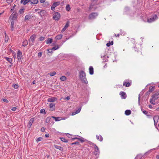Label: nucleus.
Masks as SVG:
<instances>
[{"label":"nucleus","mask_w":159,"mask_h":159,"mask_svg":"<svg viewBox=\"0 0 159 159\" xmlns=\"http://www.w3.org/2000/svg\"><path fill=\"white\" fill-rule=\"evenodd\" d=\"M43 139V138L42 137H39L37 139H36V141L37 142H38L40 141H41Z\"/></svg>","instance_id":"obj_46"},{"label":"nucleus","mask_w":159,"mask_h":159,"mask_svg":"<svg viewBox=\"0 0 159 159\" xmlns=\"http://www.w3.org/2000/svg\"><path fill=\"white\" fill-rule=\"evenodd\" d=\"M131 111L129 110H127L125 111V114L127 116H128L131 114Z\"/></svg>","instance_id":"obj_22"},{"label":"nucleus","mask_w":159,"mask_h":159,"mask_svg":"<svg viewBox=\"0 0 159 159\" xmlns=\"http://www.w3.org/2000/svg\"><path fill=\"white\" fill-rule=\"evenodd\" d=\"M66 28H65V27H64L62 30L61 31V32H64V31H65L66 30Z\"/></svg>","instance_id":"obj_60"},{"label":"nucleus","mask_w":159,"mask_h":159,"mask_svg":"<svg viewBox=\"0 0 159 159\" xmlns=\"http://www.w3.org/2000/svg\"><path fill=\"white\" fill-rule=\"evenodd\" d=\"M61 141L65 143H67L68 142V141L63 137L61 138Z\"/></svg>","instance_id":"obj_36"},{"label":"nucleus","mask_w":159,"mask_h":159,"mask_svg":"<svg viewBox=\"0 0 159 159\" xmlns=\"http://www.w3.org/2000/svg\"><path fill=\"white\" fill-rule=\"evenodd\" d=\"M42 56V52H39L38 53V56L39 57H41Z\"/></svg>","instance_id":"obj_55"},{"label":"nucleus","mask_w":159,"mask_h":159,"mask_svg":"<svg viewBox=\"0 0 159 159\" xmlns=\"http://www.w3.org/2000/svg\"><path fill=\"white\" fill-rule=\"evenodd\" d=\"M95 5V3H91L89 7V9L90 10H92L93 8V7Z\"/></svg>","instance_id":"obj_32"},{"label":"nucleus","mask_w":159,"mask_h":159,"mask_svg":"<svg viewBox=\"0 0 159 159\" xmlns=\"http://www.w3.org/2000/svg\"><path fill=\"white\" fill-rule=\"evenodd\" d=\"M96 138L100 142H102L103 140V138L100 135H97Z\"/></svg>","instance_id":"obj_19"},{"label":"nucleus","mask_w":159,"mask_h":159,"mask_svg":"<svg viewBox=\"0 0 159 159\" xmlns=\"http://www.w3.org/2000/svg\"><path fill=\"white\" fill-rule=\"evenodd\" d=\"M60 17V15L58 12L55 13L53 15V19L56 20H58Z\"/></svg>","instance_id":"obj_4"},{"label":"nucleus","mask_w":159,"mask_h":159,"mask_svg":"<svg viewBox=\"0 0 159 159\" xmlns=\"http://www.w3.org/2000/svg\"><path fill=\"white\" fill-rule=\"evenodd\" d=\"M34 121V118H32L30 120L28 123V125L29 126V128H30V127H31V125H32V123H33Z\"/></svg>","instance_id":"obj_16"},{"label":"nucleus","mask_w":159,"mask_h":159,"mask_svg":"<svg viewBox=\"0 0 159 159\" xmlns=\"http://www.w3.org/2000/svg\"><path fill=\"white\" fill-rule=\"evenodd\" d=\"M159 118V117L158 116H155L153 117V118L154 122L155 125H156L157 124Z\"/></svg>","instance_id":"obj_13"},{"label":"nucleus","mask_w":159,"mask_h":159,"mask_svg":"<svg viewBox=\"0 0 159 159\" xmlns=\"http://www.w3.org/2000/svg\"><path fill=\"white\" fill-rule=\"evenodd\" d=\"M71 145H74V144H79V142H75L74 143H73L70 144Z\"/></svg>","instance_id":"obj_50"},{"label":"nucleus","mask_w":159,"mask_h":159,"mask_svg":"<svg viewBox=\"0 0 159 159\" xmlns=\"http://www.w3.org/2000/svg\"><path fill=\"white\" fill-rule=\"evenodd\" d=\"M142 156L141 154L138 155L135 158V159H141Z\"/></svg>","instance_id":"obj_38"},{"label":"nucleus","mask_w":159,"mask_h":159,"mask_svg":"<svg viewBox=\"0 0 159 159\" xmlns=\"http://www.w3.org/2000/svg\"><path fill=\"white\" fill-rule=\"evenodd\" d=\"M5 58L7 60V61L9 62L10 63H12V59L11 58H8V57H5Z\"/></svg>","instance_id":"obj_29"},{"label":"nucleus","mask_w":159,"mask_h":159,"mask_svg":"<svg viewBox=\"0 0 159 159\" xmlns=\"http://www.w3.org/2000/svg\"><path fill=\"white\" fill-rule=\"evenodd\" d=\"M141 110H142V111L143 112L144 114L146 115V116H150L148 115V111H146L143 110L142 109H141Z\"/></svg>","instance_id":"obj_39"},{"label":"nucleus","mask_w":159,"mask_h":159,"mask_svg":"<svg viewBox=\"0 0 159 159\" xmlns=\"http://www.w3.org/2000/svg\"><path fill=\"white\" fill-rule=\"evenodd\" d=\"M36 37V35L34 34H32L30 37L29 39V45H33Z\"/></svg>","instance_id":"obj_2"},{"label":"nucleus","mask_w":159,"mask_h":159,"mask_svg":"<svg viewBox=\"0 0 159 159\" xmlns=\"http://www.w3.org/2000/svg\"><path fill=\"white\" fill-rule=\"evenodd\" d=\"M62 35L61 34H60L57 36L55 38L57 40L61 39L62 38Z\"/></svg>","instance_id":"obj_26"},{"label":"nucleus","mask_w":159,"mask_h":159,"mask_svg":"<svg viewBox=\"0 0 159 159\" xmlns=\"http://www.w3.org/2000/svg\"><path fill=\"white\" fill-rule=\"evenodd\" d=\"M45 129L43 127H42L41 129V131L42 132H44L45 131Z\"/></svg>","instance_id":"obj_62"},{"label":"nucleus","mask_w":159,"mask_h":159,"mask_svg":"<svg viewBox=\"0 0 159 159\" xmlns=\"http://www.w3.org/2000/svg\"><path fill=\"white\" fill-rule=\"evenodd\" d=\"M55 7H53L52 5V7H51V9L52 10L54 11L55 10Z\"/></svg>","instance_id":"obj_59"},{"label":"nucleus","mask_w":159,"mask_h":159,"mask_svg":"<svg viewBox=\"0 0 159 159\" xmlns=\"http://www.w3.org/2000/svg\"><path fill=\"white\" fill-rule=\"evenodd\" d=\"M66 10L68 11H69L70 10V6L68 4L66 5Z\"/></svg>","instance_id":"obj_44"},{"label":"nucleus","mask_w":159,"mask_h":159,"mask_svg":"<svg viewBox=\"0 0 159 159\" xmlns=\"http://www.w3.org/2000/svg\"><path fill=\"white\" fill-rule=\"evenodd\" d=\"M123 85L125 87H129L130 85V84L128 81H125L123 83Z\"/></svg>","instance_id":"obj_17"},{"label":"nucleus","mask_w":159,"mask_h":159,"mask_svg":"<svg viewBox=\"0 0 159 159\" xmlns=\"http://www.w3.org/2000/svg\"><path fill=\"white\" fill-rule=\"evenodd\" d=\"M16 108L15 107H13L12 108L11 110L13 111H15L16 110Z\"/></svg>","instance_id":"obj_58"},{"label":"nucleus","mask_w":159,"mask_h":159,"mask_svg":"<svg viewBox=\"0 0 159 159\" xmlns=\"http://www.w3.org/2000/svg\"><path fill=\"white\" fill-rule=\"evenodd\" d=\"M81 109V107H79V108H78V109L77 111H76L75 112H73L72 113V115H74L76 114L79 113L80 112Z\"/></svg>","instance_id":"obj_18"},{"label":"nucleus","mask_w":159,"mask_h":159,"mask_svg":"<svg viewBox=\"0 0 159 159\" xmlns=\"http://www.w3.org/2000/svg\"><path fill=\"white\" fill-rule=\"evenodd\" d=\"M52 118L54 119L56 121H58L60 120V117H56L54 116H52L51 117Z\"/></svg>","instance_id":"obj_30"},{"label":"nucleus","mask_w":159,"mask_h":159,"mask_svg":"<svg viewBox=\"0 0 159 159\" xmlns=\"http://www.w3.org/2000/svg\"><path fill=\"white\" fill-rule=\"evenodd\" d=\"M52 41V39L48 38L46 40V43L47 44L51 43Z\"/></svg>","instance_id":"obj_20"},{"label":"nucleus","mask_w":159,"mask_h":159,"mask_svg":"<svg viewBox=\"0 0 159 159\" xmlns=\"http://www.w3.org/2000/svg\"><path fill=\"white\" fill-rule=\"evenodd\" d=\"M59 48V47L58 45H57V46L53 47L52 48V49L53 50H56L57 49Z\"/></svg>","instance_id":"obj_40"},{"label":"nucleus","mask_w":159,"mask_h":159,"mask_svg":"<svg viewBox=\"0 0 159 159\" xmlns=\"http://www.w3.org/2000/svg\"><path fill=\"white\" fill-rule=\"evenodd\" d=\"M17 15L16 11H14L13 12L10 17H12L11 19L13 20H16L17 18Z\"/></svg>","instance_id":"obj_7"},{"label":"nucleus","mask_w":159,"mask_h":159,"mask_svg":"<svg viewBox=\"0 0 159 159\" xmlns=\"http://www.w3.org/2000/svg\"><path fill=\"white\" fill-rule=\"evenodd\" d=\"M79 77L82 82L85 84H88V81L86 77V75L83 70H81L79 72Z\"/></svg>","instance_id":"obj_1"},{"label":"nucleus","mask_w":159,"mask_h":159,"mask_svg":"<svg viewBox=\"0 0 159 159\" xmlns=\"http://www.w3.org/2000/svg\"><path fill=\"white\" fill-rule=\"evenodd\" d=\"M33 18V16L31 14H28L25 16V21L32 19Z\"/></svg>","instance_id":"obj_10"},{"label":"nucleus","mask_w":159,"mask_h":159,"mask_svg":"<svg viewBox=\"0 0 159 159\" xmlns=\"http://www.w3.org/2000/svg\"><path fill=\"white\" fill-rule=\"evenodd\" d=\"M13 87L15 89H17L18 88V85L17 84H16L13 85Z\"/></svg>","instance_id":"obj_49"},{"label":"nucleus","mask_w":159,"mask_h":159,"mask_svg":"<svg viewBox=\"0 0 159 159\" xmlns=\"http://www.w3.org/2000/svg\"><path fill=\"white\" fill-rule=\"evenodd\" d=\"M49 107L50 109V110L53 111L55 108V104L53 103H51L49 104Z\"/></svg>","instance_id":"obj_12"},{"label":"nucleus","mask_w":159,"mask_h":159,"mask_svg":"<svg viewBox=\"0 0 159 159\" xmlns=\"http://www.w3.org/2000/svg\"><path fill=\"white\" fill-rule=\"evenodd\" d=\"M155 87L154 86H152H152L150 87L149 89V92H150L151 93L154 90Z\"/></svg>","instance_id":"obj_33"},{"label":"nucleus","mask_w":159,"mask_h":159,"mask_svg":"<svg viewBox=\"0 0 159 159\" xmlns=\"http://www.w3.org/2000/svg\"><path fill=\"white\" fill-rule=\"evenodd\" d=\"M3 102L6 103H7L8 102V101L5 98L3 99Z\"/></svg>","instance_id":"obj_54"},{"label":"nucleus","mask_w":159,"mask_h":159,"mask_svg":"<svg viewBox=\"0 0 159 159\" xmlns=\"http://www.w3.org/2000/svg\"><path fill=\"white\" fill-rule=\"evenodd\" d=\"M56 74V72L55 71H53L50 73V75L51 76H52L55 75Z\"/></svg>","instance_id":"obj_45"},{"label":"nucleus","mask_w":159,"mask_h":159,"mask_svg":"<svg viewBox=\"0 0 159 159\" xmlns=\"http://www.w3.org/2000/svg\"><path fill=\"white\" fill-rule=\"evenodd\" d=\"M89 73L90 75H92L93 74V68L92 66H90L89 69Z\"/></svg>","instance_id":"obj_15"},{"label":"nucleus","mask_w":159,"mask_h":159,"mask_svg":"<svg viewBox=\"0 0 159 159\" xmlns=\"http://www.w3.org/2000/svg\"><path fill=\"white\" fill-rule=\"evenodd\" d=\"M52 49H48V52H49V53L52 52Z\"/></svg>","instance_id":"obj_57"},{"label":"nucleus","mask_w":159,"mask_h":159,"mask_svg":"<svg viewBox=\"0 0 159 159\" xmlns=\"http://www.w3.org/2000/svg\"><path fill=\"white\" fill-rule=\"evenodd\" d=\"M49 134H45V136L47 137V138H48L49 137Z\"/></svg>","instance_id":"obj_64"},{"label":"nucleus","mask_w":159,"mask_h":159,"mask_svg":"<svg viewBox=\"0 0 159 159\" xmlns=\"http://www.w3.org/2000/svg\"><path fill=\"white\" fill-rule=\"evenodd\" d=\"M60 79L62 81H65L66 80V77L65 76H61Z\"/></svg>","instance_id":"obj_31"},{"label":"nucleus","mask_w":159,"mask_h":159,"mask_svg":"<svg viewBox=\"0 0 159 159\" xmlns=\"http://www.w3.org/2000/svg\"><path fill=\"white\" fill-rule=\"evenodd\" d=\"M94 148L95 149V151H96V152H98V153H100L99 149L98 146H96Z\"/></svg>","instance_id":"obj_48"},{"label":"nucleus","mask_w":159,"mask_h":159,"mask_svg":"<svg viewBox=\"0 0 159 159\" xmlns=\"http://www.w3.org/2000/svg\"><path fill=\"white\" fill-rule=\"evenodd\" d=\"M17 58L19 61H21L22 59V55L21 52L18 50L17 54Z\"/></svg>","instance_id":"obj_6"},{"label":"nucleus","mask_w":159,"mask_h":159,"mask_svg":"<svg viewBox=\"0 0 159 159\" xmlns=\"http://www.w3.org/2000/svg\"><path fill=\"white\" fill-rule=\"evenodd\" d=\"M93 153L95 154V155H99V153H98L97 152H96V151H95L94 152H93Z\"/></svg>","instance_id":"obj_53"},{"label":"nucleus","mask_w":159,"mask_h":159,"mask_svg":"<svg viewBox=\"0 0 159 159\" xmlns=\"http://www.w3.org/2000/svg\"><path fill=\"white\" fill-rule=\"evenodd\" d=\"M55 148H56L57 149H59L61 151H62L63 149V148L62 147H61V146H58V145H55Z\"/></svg>","instance_id":"obj_23"},{"label":"nucleus","mask_w":159,"mask_h":159,"mask_svg":"<svg viewBox=\"0 0 159 159\" xmlns=\"http://www.w3.org/2000/svg\"><path fill=\"white\" fill-rule=\"evenodd\" d=\"M25 9H20L19 11V13L20 14H23L24 12Z\"/></svg>","instance_id":"obj_37"},{"label":"nucleus","mask_w":159,"mask_h":159,"mask_svg":"<svg viewBox=\"0 0 159 159\" xmlns=\"http://www.w3.org/2000/svg\"><path fill=\"white\" fill-rule=\"evenodd\" d=\"M5 40L6 42H7L8 41V36L6 35V33H5Z\"/></svg>","instance_id":"obj_42"},{"label":"nucleus","mask_w":159,"mask_h":159,"mask_svg":"<svg viewBox=\"0 0 159 159\" xmlns=\"http://www.w3.org/2000/svg\"><path fill=\"white\" fill-rule=\"evenodd\" d=\"M28 44V41L26 40H25L22 43V45L23 46L25 47Z\"/></svg>","instance_id":"obj_25"},{"label":"nucleus","mask_w":159,"mask_h":159,"mask_svg":"<svg viewBox=\"0 0 159 159\" xmlns=\"http://www.w3.org/2000/svg\"><path fill=\"white\" fill-rule=\"evenodd\" d=\"M152 97L154 100L157 99L159 98V90L153 95Z\"/></svg>","instance_id":"obj_8"},{"label":"nucleus","mask_w":159,"mask_h":159,"mask_svg":"<svg viewBox=\"0 0 159 159\" xmlns=\"http://www.w3.org/2000/svg\"><path fill=\"white\" fill-rule=\"evenodd\" d=\"M46 13V11L45 10H42L41 11V14H40V16L41 17H42L43 16H44Z\"/></svg>","instance_id":"obj_27"},{"label":"nucleus","mask_w":159,"mask_h":159,"mask_svg":"<svg viewBox=\"0 0 159 159\" xmlns=\"http://www.w3.org/2000/svg\"><path fill=\"white\" fill-rule=\"evenodd\" d=\"M78 140L80 141L81 143H83L84 142V139L82 137H81L80 138H78Z\"/></svg>","instance_id":"obj_41"},{"label":"nucleus","mask_w":159,"mask_h":159,"mask_svg":"<svg viewBox=\"0 0 159 159\" xmlns=\"http://www.w3.org/2000/svg\"><path fill=\"white\" fill-rule=\"evenodd\" d=\"M44 39V38L43 36L40 37L39 38V40L40 41H42Z\"/></svg>","instance_id":"obj_51"},{"label":"nucleus","mask_w":159,"mask_h":159,"mask_svg":"<svg viewBox=\"0 0 159 159\" xmlns=\"http://www.w3.org/2000/svg\"><path fill=\"white\" fill-rule=\"evenodd\" d=\"M157 18V16L156 15L154 14L152 17L148 18L147 19V22L149 23H151L154 21Z\"/></svg>","instance_id":"obj_3"},{"label":"nucleus","mask_w":159,"mask_h":159,"mask_svg":"<svg viewBox=\"0 0 159 159\" xmlns=\"http://www.w3.org/2000/svg\"><path fill=\"white\" fill-rule=\"evenodd\" d=\"M7 2L8 3H11L13 2V0H7Z\"/></svg>","instance_id":"obj_61"},{"label":"nucleus","mask_w":159,"mask_h":159,"mask_svg":"<svg viewBox=\"0 0 159 159\" xmlns=\"http://www.w3.org/2000/svg\"><path fill=\"white\" fill-rule=\"evenodd\" d=\"M98 16V13L97 12H92L89 15V19H93Z\"/></svg>","instance_id":"obj_5"},{"label":"nucleus","mask_w":159,"mask_h":159,"mask_svg":"<svg viewBox=\"0 0 159 159\" xmlns=\"http://www.w3.org/2000/svg\"><path fill=\"white\" fill-rule=\"evenodd\" d=\"M120 95L122 99H125L127 97L126 93L124 92H120Z\"/></svg>","instance_id":"obj_9"},{"label":"nucleus","mask_w":159,"mask_h":159,"mask_svg":"<svg viewBox=\"0 0 159 159\" xmlns=\"http://www.w3.org/2000/svg\"><path fill=\"white\" fill-rule=\"evenodd\" d=\"M40 0V2L41 3H43L45 1V0Z\"/></svg>","instance_id":"obj_63"},{"label":"nucleus","mask_w":159,"mask_h":159,"mask_svg":"<svg viewBox=\"0 0 159 159\" xmlns=\"http://www.w3.org/2000/svg\"><path fill=\"white\" fill-rule=\"evenodd\" d=\"M69 21H67L65 25V26H64L65 27V28H68L69 26Z\"/></svg>","instance_id":"obj_47"},{"label":"nucleus","mask_w":159,"mask_h":159,"mask_svg":"<svg viewBox=\"0 0 159 159\" xmlns=\"http://www.w3.org/2000/svg\"><path fill=\"white\" fill-rule=\"evenodd\" d=\"M60 2H54L52 5L55 7L57 6H58L59 5H60Z\"/></svg>","instance_id":"obj_24"},{"label":"nucleus","mask_w":159,"mask_h":159,"mask_svg":"<svg viewBox=\"0 0 159 159\" xmlns=\"http://www.w3.org/2000/svg\"><path fill=\"white\" fill-rule=\"evenodd\" d=\"M14 20H12L11 22V30L12 31H13L14 30Z\"/></svg>","instance_id":"obj_28"},{"label":"nucleus","mask_w":159,"mask_h":159,"mask_svg":"<svg viewBox=\"0 0 159 159\" xmlns=\"http://www.w3.org/2000/svg\"><path fill=\"white\" fill-rule=\"evenodd\" d=\"M155 100H154L152 98H151L150 100V102L153 105H154L155 104Z\"/></svg>","instance_id":"obj_34"},{"label":"nucleus","mask_w":159,"mask_h":159,"mask_svg":"<svg viewBox=\"0 0 159 159\" xmlns=\"http://www.w3.org/2000/svg\"><path fill=\"white\" fill-rule=\"evenodd\" d=\"M111 45V44L110 43H107L106 44V46L108 47H110Z\"/></svg>","instance_id":"obj_56"},{"label":"nucleus","mask_w":159,"mask_h":159,"mask_svg":"<svg viewBox=\"0 0 159 159\" xmlns=\"http://www.w3.org/2000/svg\"><path fill=\"white\" fill-rule=\"evenodd\" d=\"M30 2L31 4H36L39 1L38 0H30Z\"/></svg>","instance_id":"obj_21"},{"label":"nucleus","mask_w":159,"mask_h":159,"mask_svg":"<svg viewBox=\"0 0 159 159\" xmlns=\"http://www.w3.org/2000/svg\"><path fill=\"white\" fill-rule=\"evenodd\" d=\"M40 113L42 114H46V112H45V111L44 109H42L40 110Z\"/></svg>","instance_id":"obj_43"},{"label":"nucleus","mask_w":159,"mask_h":159,"mask_svg":"<svg viewBox=\"0 0 159 159\" xmlns=\"http://www.w3.org/2000/svg\"><path fill=\"white\" fill-rule=\"evenodd\" d=\"M140 94H139V97H138V103L139 104H140Z\"/></svg>","instance_id":"obj_52"},{"label":"nucleus","mask_w":159,"mask_h":159,"mask_svg":"<svg viewBox=\"0 0 159 159\" xmlns=\"http://www.w3.org/2000/svg\"><path fill=\"white\" fill-rule=\"evenodd\" d=\"M30 0H21L20 3H23L24 5H25L29 2H30Z\"/></svg>","instance_id":"obj_14"},{"label":"nucleus","mask_w":159,"mask_h":159,"mask_svg":"<svg viewBox=\"0 0 159 159\" xmlns=\"http://www.w3.org/2000/svg\"><path fill=\"white\" fill-rule=\"evenodd\" d=\"M57 100V98L55 97H51L48 98V102H53Z\"/></svg>","instance_id":"obj_11"},{"label":"nucleus","mask_w":159,"mask_h":159,"mask_svg":"<svg viewBox=\"0 0 159 159\" xmlns=\"http://www.w3.org/2000/svg\"><path fill=\"white\" fill-rule=\"evenodd\" d=\"M51 119V117H47L46 119V121H45L47 123H49L50 122Z\"/></svg>","instance_id":"obj_35"}]
</instances>
